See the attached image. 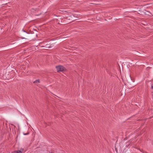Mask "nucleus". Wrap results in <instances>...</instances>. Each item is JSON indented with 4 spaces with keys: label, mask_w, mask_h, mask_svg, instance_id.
Instances as JSON below:
<instances>
[{
    "label": "nucleus",
    "mask_w": 153,
    "mask_h": 153,
    "mask_svg": "<svg viewBox=\"0 0 153 153\" xmlns=\"http://www.w3.org/2000/svg\"><path fill=\"white\" fill-rule=\"evenodd\" d=\"M56 68L58 72L60 71L63 72L65 70V68L63 66L60 65L56 67Z\"/></svg>",
    "instance_id": "f257e3e1"
},
{
    "label": "nucleus",
    "mask_w": 153,
    "mask_h": 153,
    "mask_svg": "<svg viewBox=\"0 0 153 153\" xmlns=\"http://www.w3.org/2000/svg\"><path fill=\"white\" fill-rule=\"evenodd\" d=\"M22 152V151L20 150H18L17 151H15L14 152H12L11 153H21Z\"/></svg>",
    "instance_id": "f03ea898"
},
{
    "label": "nucleus",
    "mask_w": 153,
    "mask_h": 153,
    "mask_svg": "<svg viewBox=\"0 0 153 153\" xmlns=\"http://www.w3.org/2000/svg\"><path fill=\"white\" fill-rule=\"evenodd\" d=\"M40 80L39 79H37V80H36V81H35L34 82V83H36V82H40Z\"/></svg>",
    "instance_id": "7ed1b4c3"
},
{
    "label": "nucleus",
    "mask_w": 153,
    "mask_h": 153,
    "mask_svg": "<svg viewBox=\"0 0 153 153\" xmlns=\"http://www.w3.org/2000/svg\"><path fill=\"white\" fill-rule=\"evenodd\" d=\"M29 134V132H28L26 133H23V134L25 135H28Z\"/></svg>",
    "instance_id": "20e7f679"
},
{
    "label": "nucleus",
    "mask_w": 153,
    "mask_h": 153,
    "mask_svg": "<svg viewBox=\"0 0 153 153\" xmlns=\"http://www.w3.org/2000/svg\"><path fill=\"white\" fill-rule=\"evenodd\" d=\"M51 153H52V152H51Z\"/></svg>",
    "instance_id": "39448f33"
}]
</instances>
